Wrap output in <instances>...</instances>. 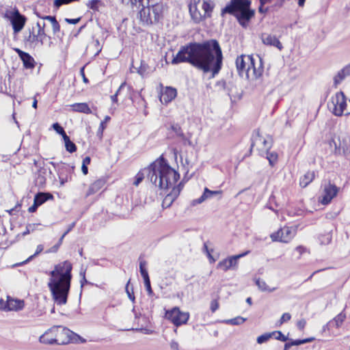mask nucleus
Returning <instances> with one entry per match:
<instances>
[{"instance_id": "61", "label": "nucleus", "mask_w": 350, "mask_h": 350, "mask_svg": "<svg viewBox=\"0 0 350 350\" xmlns=\"http://www.w3.org/2000/svg\"><path fill=\"white\" fill-rule=\"evenodd\" d=\"M298 1V5L300 7H303L304 5L306 0H297Z\"/></svg>"}, {"instance_id": "43", "label": "nucleus", "mask_w": 350, "mask_h": 350, "mask_svg": "<svg viewBox=\"0 0 350 350\" xmlns=\"http://www.w3.org/2000/svg\"><path fill=\"white\" fill-rule=\"evenodd\" d=\"M144 286L146 288V291L148 292V295L149 296H153L154 295V293L152 290V288H151V284H150V278H147L146 280H144Z\"/></svg>"}, {"instance_id": "25", "label": "nucleus", "mask_w": 350, "mask_h": 350, "mask_svg": "<svg viewBox=\"0 0 350 350\" xmlns=\"http://www.w3.org/2000/svg\"><path fill=\"white\" fill-rule=\"evenodd\" d=\"M345 319L346 314L344 312H340L335 318H334L333 320L329 321L325 325H324L323 330H329L334 327H336V328L340 327Z\"/></svg>"}, {"instance_id": "5", "label": "nucleus", "mask_w": 350, "mask_h": 350, "mask_svg": "<svg viewBox=\"0 0 350 350\" xmlns=\"http://www.w3.org/2000/svg\"><path fill=\"white\" fill-rule=\"evenodd\" d=\"M48 38L49 40V46L50 47L53 42L51 41V38L48 36L46 31L41 29L40 28H36V27H32L29 30V35L25 36V42L26 44H28L31 48H36L38 46H42L44 43V40Z\"/></svg>"}, {"instance_id": "23", "label": "nucleus", "mask_w": 350, "mask_h": 350, "mask_svg": "<svg viewBox=\"0 0 350 350\" xmlns=\"http://www.w3.org/2000/svg\"><path fill=\"white\" fill-rule=\"evenodd\" d=\"M173 187L172 191L168 193L163 199L162 202V206L163 208H168L171 206L173 202L177 198L180 192V186L174 187V185H172Z\"/></svg>"}, {"instance_id": "38", "label": "nucleus", "mask_w": 350, "mask_h": 350, "mask_svg": "<svg viewBox=\"0 0 350 350\" xmlns=\"http://www.w3.org/2000/svg\"><path fill=\"white\" fill-rule=\"evenodd\" d=\"M269 339H271V335L269 334V332L265 333L257 337L256 342L258 344L261 345L262 343L267 342Z\"/></svg>"}, {"instance_id": "64", "label": "nucleus", "mask_w": 350, "mask_h": 350, "mask_svg": "<svg viewBox=\"0 0 350 350\" xmlns=\"http://www.w3.org/2000/svg\"><path fill=\"white\" fill-rule=\"evenodd\" d=\"M31 232L29 230V229L27 228V226H26V230L24 231L22 234L23 236H25L28 234H29Z\"/></svg>"}, {"instance_id": "56", "label": "nucleus", "mask_w": 350, "mask_h": 350, "mask_svg": "<svg viewBox=\"0 0 350 350\" xmlns=\"http://www.w3.org/2000/svg\"><path fill=\"white\" fill-rule=\"evenodd\" d=\"M59 247V244H56L54 246H53L51 248H50L49 250L46 252V253H55L56 252Z\"/></svg>"}, {"instance_id": "8", "label": "nucleus", "mask_w": 350, "mask_h": 350, "mask_svg": "<svg viewBox=\"0 0 350 350\" xmlns=\"http://www.w3.org/2000/svg\"><path fill=\"white\" fill-rule=\"evenodd\" d=\"M346 106V97L342 92L332 96L327 103L329 110L336 116H341L344 113Z\"/></svg>"}, {"instance_id": "47", "label": "nucleus", "mask_w": 350, "mask_h": 350, "mask_svg": "<svg viewBox=\"0 0 350 350\" xmlns=\"http://www.w3.org/2000/svg\"><path fill=\"white\" fill-rule=\"evenodd\" d=\"M171 128L177 135L180 137L183 136V133L182 132L181 128L178 124H173L172 125Z\"/></svg>"}, {"instance_id": "22", "label": "nucleus", "mask_w": 350, "mask_h": 350, "mask_svg": "<svg viewBox=\"0 0 350 350\" xmlns=\"http://www.w3.org/2000/svg\"><path fill=\"white\" fill-rule=\"evenodd\" d=\"M221 194V191H211L209 190L208 188L205 187L202 195L199 198L193 200L191 202V204L192 206H196L197 204L202 203L203 202L208 199L212 198L215 196Z\"/></svg>"}, {"instance_id": "33", "label": "nucleus", "mask_w": 350, "mask_h": 350, "mask_svg": "<svg viewBox=\"0 0 350 350\" xmlns=\"http://www.w3.org/2000/svg\"><path fill=\"white\" fill-rule=\"evenodd\" d=\"M122 1L125 3H131V5L137 6L139 4V6L144 7L148 5L149 0H122Z\"/></svg>"}, {"instance_id": "21", "label": "nucleus", "mask_w": 350, "mask_h": 350, "mask_svg": "<svg viewBox=\"0 0 350 350\" xmlns=\"http://www.w3.org/2000/svg\"><path fill=\"white\" fill-rule=\"evenodd\" d=\"M54 331L53 326L47 329L42 335L39 338V341L44 345H56V334Z\"/></svg>"}, {"instance_id": "2", "label": "nucleus", "mask_w": 350, "mask_h": 350, "mask_svg": "<svg viewBox=\"0 0 350 350\" xmlns=\"http://www.w3.org/2000/svg\"><path fill=\"white\" fill-rule=\"evenodd\" d=\"M72 265L68 260L55 265L53 270L49 272L50 278L48 286L53 298L57 305L67 303L70 288Z\"/></svg>"}, {"instance_id": "34", "label": "nucleus", "mask_w": 350, "mask_h": 350, "mask_svg": "<svg viewBox=\"0 0 350 350\" xmlns=\"http://www.w3.org/2000/svg\"><path fill=\"white\" fill-rule=\"evenodd\" d=\"M283 230L282 228H280L277 232H275L272 234H271L270 237L272 240V241H280L282 242V237H283Z\"/></svg>"}, {"instance_id": "36", "label": "nucleus", "mask_w": 350, "mask_h": 350, "mask_svg": "<svg viewBox=\"0 0 350 350\" xmlns=\"http://www.w3.org/2000/svg\"><path fill=\"white\" fill-rule=\"evenodd\" d=\"M271 335V338H274L275 340H278L282 342H284V334L280 331H274L272 332H269Z\"/></svg>"}, {"instance_id": "57", "label": "nucleus", "mask_w": 350, "mask_h": 350, "mask_svg": "<svg viewBox=\"0 0 350 350\" xmlns=\"http://www.w3.org/2000/svg\"><path fill=\"white\" fill-rule=\"evenodd\" d=\"M81 170L83 174L86 175L88 173V165L82 163Z\"/></svg>"}, {"instance_id": "20", "label": "nucleus", "mask_w": 350, "mask_h": 350, "mask_svg": "<svg viewBox=\"0 0 350 350\" xmlns=\"http://www.w3.org/2000/svg\"><path fill=\"white\" fill-rule=\"evenodd\" d=\"M177 95V91L172 87H165L162 89L160 96V101L163 104H167L174 100Z\"/></svg>"}, {"instance_id": "48", "label": "nucleus", "mask_w": 350, "mask_h": 350, "mask_svg": "<svg viewBox=\"0 0 350 350\" xmlns=\"http://www.w3.org/2000/svg\"><path fill=\"white\" fill-rule=\"evenodd\" d=\"M297 228L295 226L288 227L287 230H286V236L291 235L293 237L297 232Z\"/></svg>"}, {"instance_id": "31", "label": "nucleus", "mask_w": 350, "mask_h": 350, "mask_svg": "<svg viewBox=\"0 0 350 350\" xmlns=\"http://www.w3.org/2000/svg\"><path fill=\"white\" fill-rule=\"evenodd\" d=\"M314 340V338H308L303 340H290L288 338V336H286V350H287L288 348H290L293 345H300L302 344H305L307 342H312Z\"/></svg>"}, {"instance_id": "13", "label": "nucleus", "mask_w": 350, "mask_h": 350, "mask_svg": "<svg viewBox=\"0 0 350 350\" xmlns=\"http://www.w3.org/2000/svg\"><path fill=\"white\" fill-rule=\"evenodd\" d=\"M250 252L247 251L242 254L230 256L217 264V268L226 271L229 269H237L238 267V260L246 256Z\"/></svg>"}, {"instance_id": "29", "label": "nucleus", "mask_w": 350, "mask_h": 350, "mask_svg": "<svg viewBox=\"0 0 350 350\" xmlns=\"http://www.w3.org/2000/svg\"><path fill=\"white\" fill-rule=\"evenodd\" d=\"M70 107L74 111L84 113L86 114L92 113L90 108L89 107L88 105L85 103H75L71 105Z\"/></svg>"}, {"instance_id": "11", "label": "nucleus", "mask_w": 350, "mask_h": 350, "mask_svg": "<svg viewBox=\"0 0 350 350\" xmlns=\"http://www.w3.org/2000/svg\"><path fill=\"white\" fill-rule=\"evenodd\" d=\"M25 306L24 301L18 299H14L10 296L7 297L5 301L0 299V310L8 311H19Z\"/></svg>"}, {"instance_id": "39", "label": "nucleus", "mask_w": 350, "mask_h": 350, "mask_svg": "<svg viewBox=\"0 0 350 350\" xmlns=\"http://www.w3.org/2000/svg\"><path fill=\"white\" fill-rule=\"evenodd\" d=\"M245 321V319L241 317H237L229 320L226 321L227 323L231 324V325H241Z\"/></svg>"}, {"instance_id": "53", "label": "nucleus", "mask_w": 350, "mask_h": 350, "mask_svg": "<svg viewBox=\"0 0 350 350\" xmlns=\"http://www.w3.org/2000/svg\"><path fill=\"white\" fill-rule=\"evenodd\" d=\"M80 21V18H66V21L69 24H73L75 25L78 23Z\"/></svg>"}, {"instance_id": "46", "label": "nucleus", "mask_w": 350, "mask_h": 350, "mask_svg": "<svg viewBox=\"0 0 350 350\" xmlns=\"http://www.w3.org/2000/svg\"><path fill=\"white\" fill-rule=\"evenodd\" d=\"M129 282H130L129 281L126 286V292L127 293V295H128L129 299L131 301H132V302H135V296H134L133 291V289H131V291L129 289Z\"/></svg>"}, {"instance_id": "58", "label": "nucleus", "mask_w": 350, "mask_h": 350, "mask_svg": "<svg viewBox=\"0 0 350 350\" xmlns=\"http://www.w3.org/2000/svg\"><path fill=\"white\" fill-rule=\"evenodd\" d=\"M91 159L90 157H86L83 159L82 163L88 165L90 163Z\"/></svg>"}, {"instance_id": "12", "label": "nucleus", "mask_w": 350, "mask_h": 350, "mask_svg": "<svg viewBox=\"0 0 350 350\" xmlns=\"http://www.w3.org/2000/svg\"><path fill=\"white\" fill-rule=\"evenodd\" d=\"M56 334V345H62L70 342L74 333L66 327L60 325L53 326Z\"/></svg>"}, {"instance_id": "49", "label": "nucleus", "mask_w": 350, "mask_h": 350, "mask_svg": "<svg viewBox=\"0 0 350 350\" xmlns=\"http://www.w3.org/2000/svg\"><path fill=\"white\" fill-rule=\"evenodd\" d=\"M204 252L206 253V254H207V256H208V258H209L210 260H212V261H213V262H215V260L213 258V256H212V255H211V251L209 250V249H208V246H207L206 243H204ZM212 251H213V250H211V252H212Z\"/></svg>"}, {"instance_id": "28", "label": "nucleus", "mask_w": 350, "mask_h": 350, "mask_svg": "<svg viewBox=\"0 0 350 350\" xmlns=\"http://www.w3.org/2000/svg\"><path fill=\"white\" fill-rule=\"evenodd\" d=\"M315 178V172L314 171L307 172L301 177L299 185L301 187H307Z\"/></svg>"}, {"instance_id": "62", "label": "nucleus", "mask_w": 350, "mask_h": 350, "mask_svg": "<svg viewBox=\"0 0 350 350\" xmlns=\"http://www.w3.org/2000/svg\"><path fill=\"white\" fill-rule=\"evenodd\" d=\"M37 105H38V101L36 98H34L33 101V103H32V107L35 109L37 108Z\"/></svg>"}, {"instance_id": "17", "label": "nucleus", "mask_w": 350, "mask_h": 350, "mask_svg": "<svg viewBox=\"0 0 350 350\" xmlns=\"http://www.w3.org/2000/svg\"><path fill=\"white\" fill-rule=\"evenodd\" d=\"M202 8L204 10V13L201 14L200 12L197 13L196 11H193V9L195 8L196 10V7L190 6L189 7V12L192 16V17L196 21H200L202 17H205L206 15H209V14L212 12L213 5V4L206 1H204L202 5Z\"/></svg>"}, {"instance_id": "24", "label": "nucleus", "mask_w": 350, "mask_h": 350, "mask_svg": "<svg viewBox=\"0 0 350 350\" xmlns=\"http://www.w3.org/2000/svg\"><path fill=\"white\" fill-rule=\"evenodd\" d=\"M21 59L23 66L25 68H33L35 66V61L33 58L27 53L22 51L20 49L16 50Z\"/></svg>"}, {"instance_id": "14", "label": "nucleus", "mask_w": 350, "mask_h": 350, "mask_svg": "<svg viewBox=\"0 0 350 350\" xmlns=\"http://www.w3.org/2000/svg\"><path fill=\"white\" fill-rule=\"evenodd\" d=\"M338 188L330 183L325 185L323 190V193L319 198V202L326 205L331 202L332 200L337 195Z\"/></svg>"}, {"instance_id": "1", "label": "nucleus", "mask_w": 350, "mask_h": 350, "mask_svg": "<svg viewBox=\"0 0 350 350\" xmlns=\"http://www.w3.org/2000/svg\"><path fill=\"white\" fill-rule=\"evenodd\" d=\"M222 52L218 42L209 40L202 43L191 42L180 47L172 60V64L189 63L204 72L217 74L222 64Z\"/></svg>"}, {"instance_id": "7", "label": "nucleus", "mask_w": 350, "mask_h": 350, "mask_svg": "<svg viewBox=\"0 0 350 350\" xmlns=\"http://www.w3.org/2000/svg\"><path fill=\"white\" fill-rule=\"evenodd\" d=\"M161 6L159 5H154L152 7L146 5L142 7L139 11V18L144 25H151L159 20L161 15Z\"/></svg>"}, {"instance_id": "15", "label": "nucleus", "mask_w": 350, "mask_h": 350, "mask_svg": "<svg viewBox=\"0 0 350 350\" xmlns=\"http://www.w3.org/2000/svg\"><path fill=\"white\" fill-rule=\"evenodd\" d=\"M41 20L38 21L36 23V28H40L44 31H46V27L47 26V23H50L53 34H56L60 30V25L58 23L55 16H40Z\"/></svg>"}, {"instance_id": "44", "label": "nucleus", "mask_w": 350, "mask_h": 350, "mask_svg": "<svg viewBox=\"0 0 350 350\" xmlns=\"http://www.w3.org/2000/svg\"><path fill=\"white\" fill-rule=\"evenodd\" d=\"M256 284L261 291H271L270 289H269L267 288L265 282L260 280V279H258L256 280Z\"/></svg>"}, {"instance_id": "60", "label": "nucleus", "mask_w": 350, "mask_h": 350, "mask_svg": "<svg viewBox=\"0 0 350 350\" xmlns=\"http://www.w3.org/2000/svg\"><path fill=\"white\" fill-rule=\"evenodd\" d=\"M111 100H112V102L113 103H117L118 102V96H117V94H115L113 95H112L111 96Z\"/></svg>"}, {"instance_id": "26", "label": "nucleus", "mask_w": 350, "mask_h": 350, "mask_svg": "<svg viewBox=\"0 0 350 350\" xmlns=\"http://www.w3.org/2000/svg\"><path fill=\"white\" fill-rule=\"evenodd\" d=\"M350 75V65H347L338 72L334 77V85L336 88L347 77Z\"/></svg>"}, {"instance_id": "59", "label": "nucleus", "mask_w": 350, "mask_h": 350, "mask_svg": "<svg viewBox=\"0 0 350 350\" xmlns=\"http://www.w3.org/2000/svg\"><path fill=\"white\" fill-rule=\"evenodd\" d=\"M75 225V222L72 223V224L69 226V227H68V230H67L64 233V235H66V234H68V232H70V230L74 228Z\"/></svg>"}, {"instance_id": "9", "label": "nucleus", "mask_w": 350, "mask_h": 350, "mask_svg": "<svg viewBox=\"0 0 350 350\" xmlns=\"http://www.w3.org/2000/svg\"><path fill=\"white\" fill-rule=\"evenodd\" d=\"M4 17L10 21L15 33L20 32L23 29L27 21V18L21 14L16 8L6 12Z\"/></svg>"}, {"instance_id": "41", "label": "nucleus", "mask_w": 350, "mask_h": 350, "mask_svg": "<svg viewBox=\"0 0 350 350\" xmlns=\"http://www.w3.org/2000/svg\"><path fill=\"white\" fill-rule=\"evenodd\" d=\"M265 155L267 156V159L269 160V164L271 165H273L274 163L277 161L278 154L275 152L269 153L267 152V153H265Z\"/></svg>"}, {"instance_id": "45", "label": "nucleus", "mask_w": 350, "mask_h": 350, "mask_svg": "<svg viewBox=\"0 0 350 350\" xmlns=\"http://www.w3.org/2000/svg\"><path fill=\"white\" fill-rule=\"evenodd\" d=\"M109 120H110V117L107 116H105L104 120L100 122V124L99 126L98 131V133H100V135H102L104 129H105V124Z\"/></svg>"}, {"instance_id": "55", "label": "nucleus", "mask_w": 350, "mask_h": 350, "mask_svg": "<svg viewBox=\"0 0 350 350\" xmlns=\"http://www.w3.org/2000/svg\"><path fill=\"white\" fill-rule=\"evenodd\" d=\"M39 226V224H28L27 226V228L29 229V230L32 232L33 231H35L36 230V228Z\"/></svg>"}, {"instance_id": "10", "label": "nucleus", "mask_w": 350, "mask_h": 350, "mask_svg": "<svg viewBox=\"0 0 350 350\" xmlns=\"http://www.w3.org/2000/svg\"><path fill=\"white\" fill-rule=\"evenodd\" d=\"M165 317L176 326H180L187 322L189 318V314L180 311L178 307H174L172 310L166 311Z\"/></svg>"}, {"instance_id": "40", "label": "nucleus", "mask_w": 350, "mask_h": 350, "mask_svg": "<svg viewBox=\"0 0 350 350\" xmlns=\"http://www.w3.org/2000/svg\"><path fill=\"white\" fill-rule=\"evenodd\" d=\"M52 128L64 138L65 135H67L64 129L57 122L53 124Z\"/></svg>"}, {"instance_id": "30", "label": "nucleus", "mask_w": 350, "mask_h": 350, "mask_svg": "<svg viewBox=\"0 0 350 350\" xmlns=\"http://www.w3.org/2000/svg\"><path fill=\"white\" fill-rule=\"evenodd\" d=\"M53 196L49 193L39 192L34 197V201L39 206L46 202L48 200L53 199Z\"/></svg>"}, {"instance_id": "27", "label": "nucleus", "mask_w": 350, "mask_h": 350, "mask_svg": "<svg viewBox=\"0 0 350 350\" xmlns=\"http://www.w3.org/2000/svg\"><path fill=\"white\" fill-rule=\"evenodd\" d=\"M105 181L103 179H98L94 181L89 187L86 196L92 195L100 190L105 185Z\"/></svg>"}, {"instance_id": "19", "label": "nucleus", "mask_w": 350, "mask_h": 350, "mask_svg": "<svg viewBox=\"0 0 350 350\" xmlns=\"http://www.w3.org/2000/svg\"><path fill=\"white\" fill-rule=\"evenodd\" d=\"M261 40L262 43L265 45L274 46L280 51L283 49L282 44L279 40V38L275 35L262 33L261 35Z\"/></svg>"}, {"instance_id": "18", "label": "nucleus", "mask_w": 350, "mask_h": 350, "mask_svg": "<svg viewBox=\"0 0 350 350\" xmlns=\"http://www.w3.org/2000/svg\"><path fill=\"white\" fill-rule=\"evenodd\" d=\"M233 4L226 6L222 13H234L236 10L249 9L250 1L249 0H232Z\"/></svg>"}, {"instance_id": "37", "label": "nucleus", "mask_w": 350, "mask_h": 350, "mask_svg": "<svg viewBox=\"0 0 350 350\" xmlns=\"http://www.w3.org/2000/svg\"><path fill=\"white\" fill-rule=\"evenodd\" d=\"M146 266V262L145 261H141L139 263V271L143 277L144 280H146L147 278H149L148 273L147 270L145 268Z\"/></svg>"}, {"instance_id": "35", "label": "nucleus", "mask_w": 350, "mask_h": 350, "mask_svg": "<svg viewBox=\"0 0 350 350\" xmlns=\"http://www.w3.org/2000/svg\"><path fill=\"white\" fill-rule=\"evenodd\" d=\"M100 4V0H90L86 3V6L94 10V11H98V5Z\"/></svg>"}, {"instance_id": "63", "label": "nucleus", "mask_w": 350, "mask_h": 350, "mask_svg": "<svg viewBox=\"0 0 350 350\" xmlns=\"http://www.w3.org/2000/svg\"><path fill=\"white\" fill-rule=\"evenodd\" d=\"M125 85V83H122L120 86L119 87L118 90H117V92H116V94H117V96L118 95L120 90Z\"/></svg>"}, {"instance_id": "54", "label": "nucleus", "mask_w": 350, "mask_h": 350, "mask_svg": "<svg viewBox=\"0 0 350 350\" xmlns=\"http://www.w3.org/2000/svg\"><path fill=\"white\" fill-rule=\"evenodd\" d=\"M38 206L39 205L33 200V204L28 208V211L29 213H33L37 210Z\"/></svg>"}, {"instance_id": "4", "label": "nucleus", "mask_w": 350, "mask_h": 350, "mask_svg": "<svg viewBox=\"0 0 350 350\" xmlns=\"http://www.w3.org/2000/svg\"><path fill=\"white\" fill-rule=\"evenodd\" d=\"M236 66L239 74L248 79H256L263 72L262 60L258 56L256 58L249 55L238 56L236 59Z\"/></svg>"}, {"instance_id": "52", "label": "nucleus", "mask_w": 350, "mask_h": 350, "mask_svg": "<svg viewBox=\"0 0 350 350\" xmlns=\"http://www.w3.org/2000/svg\"><path fill=\"white\" fill-rule=\"evenodd\" d=\"M170 348L172 350H178L179 349V345H178V342H176V340H172L170 343Z\"/></svg>"}, {"instance_id": "3", "label": "nucleus", "mask_w": 350, "mask_h": 350, "mask_svg": "<svg viewBox=\"0 0 350 350\" xmlns=\"http://www.w3.org/2000/svg\"><path fill=\"white\" fill-rule=\"evenodd\" d=\"M145 174H147L148 178L152 184L162 189H168L175 185L180 177L179 174L163 158L154 161L148 168L139 172L135 176L133 185L138 186L144 179Z\"/></svg>"}, {"instance_id": "42", "label": "nucleus", "mask_w": 350, "mask_h": 350, "mask_svg": "<svg viewBox=\"0 0 350 350\" xmlns=\"http://www.w3.org/2000/svg\"><path fill=\"white\" fill-rule=\"evenodd\" d=\"M43 250H44V246L41 244L38 245L36 247V252L34 253V254L29 256L25 261H24L23 262V264L26 263V262L30 261L31 260H32L36 256H37L40 253H41L43 251Z\"/></svg>"}, {"instance_id": "50", "label": "nucleus", "mask_w": 350, "mask_h": 350, "mask_svg": "<svg viewBox=\"0 0 350 350\" xmlns=\"http://www.w3.org/2000/svg\"><path fill=\"white\" fill-rule=\"evenodd\" d=\"M306 322L304 319H301L297 321V327L299 329L303 330L306 326Z\"/></svg>"}, {"instance_id": "6", "label": "nucleus", "mask_w": 350, "mask_h": 350, "mask_svg": "<svg viewBox=\"0 0 350 350\" xmlns=\"http://www.w3.org/2000/svg\"><path fill=\"white\" fill-rule=\"evenodd\" d=\"M272 145V138L269 135H262L259 131H255L252 137V150H256L261 156L271 148Z\"/></svg>"}, {"instance_id": "16", "label": "nucleus", "mask_w": 350, "mask_h": 350, "mask_svg": "<svg viewBox=\"0 0 350 350\" xmlns=\"http://www.w3.org/2000/svg\"><path fill=\"white\" fill-rule=\"evenodd\" d=\"M232 14L237 17L240 25L245 28L248 25V21L254 16V11L250 9H241L236 10Z\"/></svg>"}, {"instance_id": "32", "label": "nucleus", "mask_w": 350, "mask_h": 350, "mask_svg": "<svg viewBox=\"0 0 350 350\" xmlns=\"http://www.w3.org/2000/svg\"><path fill=\"white\" fill-rule=\"evenodd\" d=\"M66 150L70 153H72L77 150L76 145L70 139L68 135H65L63 138Z\"/></svg>"}, {"instance_id": "51", "label": "nucleus", "mask_w": 350, "mask_h": 350, "mask_svg": "<svg viewBox=\"0 0 350 350\" xmlns=\"http://www.w3.org/2000/svg\"><path fill=\"white\" fill-rule=\"evenodd\" d=\"M219 308V304L216 300H213L211 304V310L214 312Z\"/></svg>"}]
</instances>
